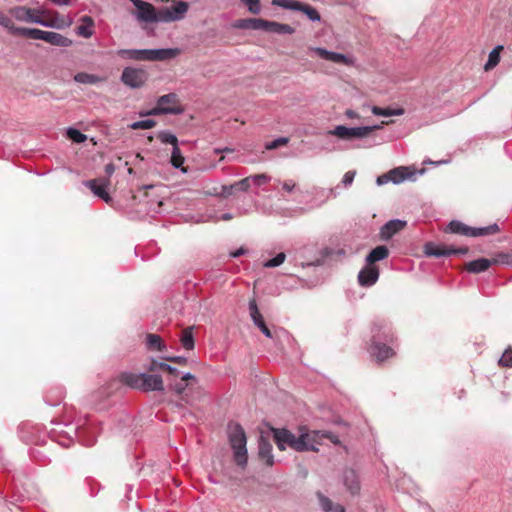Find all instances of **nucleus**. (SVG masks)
<instances>
[{
    "label": "nucleus",
    "mask_w": 512,
    "mask_h": 512,
    "mask_svg": "<svg viewBox=\"0 0 512 512\" xmlns=\"http://www.w3.org/2000/svg\"><path fill=\"white\" fill-rule=\"evenodd\" d=\"M52 423L55 427L48 431V436L62 447H70L75 440L86 447L96 443L98 427L91 419H85L82 423Z\"/></svg>",
    "instance_id": "f257e3e1"
},
{
    "label": "nucleus",
    "mask_w": 512,
    "mask_h": 512,
    "mask_svg": "<svg viewBox=\"0 0 512 512\" xmlns=\"http://www.w3.org/2000/svg\"><path fill=\"white\" fill-rule=\"evenodd\" d=\"M370 354L378 362H382L394 355L392 345L395 340L394 332L390 322L384 319H377L371 328Z\"/></svg>",
    "instance_id": "f03ea898"
},
{
    "label": "nucleus",
    "mask_w": 512,
    "mask_h": 512,
    "mask_svg": "<svg viewBox=\"0 0 512 512\" xmlns=\"http://www.w3.org/2000/svg\"><path fill=\"white\" fill-rule=\"evenodd\" d=\"M117 379L121 384L131 389L143 392L164 391L163 379L159 374L123 371L117 376Z\"/></svg>",
    "instance_id": "7ed1b4c3"
},
{
    "label": "nucleus",
    "mask_w": 512,
    "mask_h": 512,
    "mask_svg": "<svg viewBox=\"0 0 512 512\" xmlns=\"http://www.w3.org/2000/svg\"><path fill=\"white\" fill-rule=\"evenodd\" d=\"M272 432L274 441L281 451H284L287 447L297 452L318 450L308 433H301L299 436H296L286 428L272 429Z\"/></svg>",
    "instance_id": "20e7f679"
},
{
    "label": "nucleus",
    "mask_w": 512,
    "mask_h": 512,
    "mask_svg": "<svg viewBox=\"0 0 512 512\" xmlns=\"http://www.w3.org/2000/svg\"><path fill=\"white\" fill-rule=\"evenodd\" d=\"M227 437L233 452V460L240 468L248 463L247 436L243 427L235 421L227 424Z\"/></svg>",
    "instance_id": "39448f33"
},
{
    "label": "nucleus",
    "mask_w": 512,
    "mask_h": 512,
    "mask_svg": "<svg viewBox=\"0 0 512 512\" xmlns=\"http://www.w3.org/2000/svg\"><path fill=\"white\" fill-rule=\"evenodd\" d=\"M117 55L123 59L135 61H166L179 54L178 48L156 49H119Z\"/></svg>",
    "instance_id": "423d86ee"
},
{
    "label": "nucleus",
    "mask_w": 512,
    "mask_h": 512,
    "mask_svg": "<svg viewBox=\"0 0 512 512\" xmlns=\"http://www.w3.org/2000/svg\"><path fill=\"white\" fill-rule=\"evenodd\" d=\"M183 111V107L178 104V95L176 93H168L157 99V105L154 108L140 112V116L180 115Z\"/></svg>",
    "instance_id": "0eeeda50"
},
{
    "label": "nucleus",
    "mask_w": 512,
    "mask_h": 512,
    "mask_svg": "<svg viewBox=\"0 0 512 512\" xmlns=\"http://www.w3.org/2000/svg\"><path fill=\"white\" fill-rule=\"evenodd\" d=\"M380 125L360 126V127H346L344 125H337L333 130L329 131L330 135H334L341 140H352L356 138H364L372 131L380 129Z\"/></svg>",
    "instance_id": "6e6552de"
},
{
    "label": "nucleus",
    "mask_w": 512,
    "mask_h": 512,
    "mask_svg": "<svg viewBox=\"0 0 512 512\" xmlns=\"http://www.w3.org/2000/svg\"><path fill=\"white\" fill-rule=\"evenodd\" d=\"M189 5L183 0L174 1L170 7H162L160 9L161 23H171L184 19Z\"/></svg>",
    "instance_id": "1a4fd4ad"
},
{
    "label": "nucleus",
    "mask_w": 512,
    "mask_h": 512,
    "mask_svg": "<svg viewBox=\"0 0 512 512\" xmlns=\"http://www.w3.org/2000/svg\"><path fill=\"white\" fill-rule=\"evenodd\" d=\"M136 7V18L145 23H161L160 9L157 10L151 3L143 0H130Z\"/></svg>",
    "instance_id": "9d476101"
},
{
    "label": "nucleus",
    "mask_w": 512,
    "mask_h": 512,
    "mask_svg": "<svg viewBox=\"0 0 512 512\" xmlns=\"http://www.w3.org/2000/svg\"><path fill=\"white\" fill-rule=\"evenodd\" d=\"M147 72L144 69L126 67L121 74V81L130 88H140L147 81Z\"/></svg>",
    "instance_id": "9b49d317"
},
{
    "label": "nucleus",
    "mask_w": 512,
    "mask_h": 512,
    "mask_svg": "<svg viewBox=\"0 0 512 512\" xmlns=\"http://www.w3.org/2000/svg\"><path fill=\"white\" fill-rule=\"evenodd\" d=\"M424 251L430 257H449L452 255H465L468 252L467 247L453 248L442 245H437L433 242H427L424 246Z\"/></svg>",
    "instance_id": "f8f14e48"
},
{
    "label": "nucleus",
    "mask_w": 512,
    "mask_h": 512,
    "mask_svg": "<svg viewBox=\"0 0 512 512\" xmlns=\"http://www.w3.org/2000/svg\"><path fill=\"white\" fill-rule=\"evenodd\" d=\"M10 14L18 21L38 24L40 23V17L44 14V11L42 9L16 6L10 9Z\"/></svg>",
    "instance_id": "ddd939ff"
},
{
    "label": "nucleus",
    "mask_w": 512,
    "mask_h": 512,
    "mask_svg": "<svg viewBox=\"0 0 512 512\" xmlns=\"http://www.w3.org/2000/svg\"><path fill=\"white\" fill-rule=\"evenodd\" d=\"M86 187H88L94 195L102 199L106 203H110L112 201L111 196L107 192V187L110 184V179L106 178H96L86 180L83 183Z\"/></svg>",
    "instance_id": "4468645a"
},
{
    "label": "nucleus",
    "mask_w": 512,
    "mask_h": 512,
    "mask_svg": "<svg viewBox=\"0 0 512 512\" xmlns=\"http://www.w3.org/2000/svg\"><path fill=\"white\" fill-rule=\"evenodd\" d=\"M379 268L376 265L366 263L358 273V282L363 287H371L379 278Z\"/></svg>",
    "instance_id": "2eb2a0df"
},
{
    "label": "nucleus",
    "mask_w": 512,
    "mask_h": 512,
    "mask_svg": "<svg viewBox=\"0 0 512 512\" xmlns=\"http://www.w3.org/2000/svg\"><path fill=\"white\" fill-rule=\"evenodd\" d=\"M406 224V221L400 219L389 220L380 228V238L384 241L391 239L395 234L400 232Z\"/></svg>",
    "instance_id": "dca6fc26"
},
{
    "label": "nucleus",
    "mask_w": 512,
    "mask_h": 512,
    "mask_svg": "<svg viewBox=\"0 0 512 512\" xmlns=\"http://www.w3.org/2000/svg\"><path fill=\"white\" fill-rule=\"evenodd\" d=\"M8 32L14 36H22V37H26L29 39L43 41L45 31L38 29V28L17 27L12 22V25L10 26V29Z\"/></svg>",
    "instance_id": "f3484780"
},
{
    "label": "nucleus",
    "mask_w": 512,
    "mask_h": 512,
    "mask_svg": "<svg viewBox=\"0 0 512 512\" xmlns=\"http://www.w3.org/2000/svg\"><path fill=\"white\" fill-rule=\"evenodd\" d=\"M314 51L321 59H324L326 61H330L333 63H341L345 65H349L351 63L350 58L342 53L329 51L322 47H316Z\"/></svg>",
    "instance_id": "a211bd4d"
},
{
    "label": "nucleus",
    "mask_w": 512,
    "mask_h": 512,
    "mask_svg": "<svg viewBox=\"0 0 512 512\" xmlns=\"http://www.w3.org/2000/svg\"><path fill=\"white\" fill-rule=\"evenodd\" d=\"M343 483L352 495H356L359 493L360 482L355 470L346 469L343 472Z\"/></svg>",
    "instance_id": "6ab92c4d"
},
{
    "label": "nucleus",
    "mask_w": 512,
    "mask_h": 512,
    "mask_svg": "<svg viewBox=\"0 0 512 512\" xmlns=\"http://www.w3.org/2000/svg\"><path fill=\"white\" fill-rule=\"evenodd\" d=\"M43 41L57 47H69L72 45V40L68 37L52 31H45Z\"/></svg>",
    "instance_id": "aec40b11"
},
{
    "label": "nucleus",
    "mask_w": 512,
    "mask_h": 512,
    "mask_svg": "<svg viewBox=\"0 0 512 512\" xmlns=\"http://www.w3.org/2000/svg\"><path fill=\"white\" fill-rule=\"evenodd\" d=\"M94 20L90 16H82L80 25L77 27V34L83 38H90L94 34Z\"/></svg>",
    "instance_id": "412c9836"
},
{
    "label": "nucleus",
    "mask_w": 512,
    "mask_h": 512,
    "mask_svg": "<svg viewBox=\"0 0 512 512\" xmlns=\"http://www.w3.org/2000/svg\"><path fill=\"white\" fill-rule=\"evenodd\" d=\"M389 256V249L385 245H379L372 249L366 256V263L375 265L376 262L386 259Z\"/></svg>",
    "instance_id": "4be33fe9"
},
{
    "label": "nucleus",
    "mask_w": 512,
    "mask_h": 512,
    "mask_svg": "<svg viewBox=\"0 0 512 512\" xmlns=\"http://www.w3.org/2000/svg\"><path fill=\"white\" fill-rule=\"evenodd\" d=\"M259 457L265 460L268 466H272L274 464L272 445L263 437H261L259 440Z\"/></svg>",
    "instance_id": "5701e85b"
},
{
    "label": "nucleus",
    "mask_w": 512,
    "mask_h": 512,
    "mask_svg": "<svg viewBox=\"0 0 512 512\" xmlns=\"http://www.w3.org/2000/svg\"><path fill=\"white\" fill-rule=\"evenodd\" d=\"M146 348L149 351L163 352L167 349L166 344L158 334L149 333L146 335Z\"/></svg>",
    "instance_id": "b1692460"
},
{
    "label": "nucleus",
    "mask_w": 512,
    "mask_h": 512,
    "mask_svg": "<svg viewBox=\"0 0 512 512\" xmlns=\"http://www.w3.org/2000/svg\"><path fill=\"white\" fill-rule=\"evenodd\" d=\"M492 264L493 262L490 259L479 258L468 262L466 270L470 273H481L487 271Z\"/></svg>",
    "instance_id": "393cba45"
},
{
    "label": "nucleus",
    "mask_w": 512,
    "mask_h": 512,
    "mask_svg": "<svg viewBox=\"0 0 512 512\" xmlns=\"http://www.w3.org/2000/svg\"><path fill=\"white\" fill-rule=\"evenodd\" d=\"M316 495L319 500V505L324 512H345L342 505L333 503L323 493L317 492Z\"/></svg>",
    "instance_id": "a878e982"
},
{
    "label": "nucleus",
    "mask_w": 512,
    "mask_h": 512,
    "mask_svg": "<svg viewBox=\"0 0 512 512\" xmlns=\"http://www.w3.org/2000/svg\"><path fill=\"white\" fill-rule=\"evenodd\" d=\"M269 24H270L269 20H265V19H261V18H251V19L242 20L239 27L251 28L254 30H262V31L268 32Z\"/></svg>",
    "instance_id": "bb28decb"
},
{
    "label": "nucleus",
    "mask_w": 512,
    "mask_h": 512,
    "mask_svg": "<svg viewBox=\"0 0 512 512\" xmlns=\"http://www.w3.org/2000/svg\"><path fill=\"white\" fill-rule=\"evenodd\" d=\"M414 173L408 172V168L406 167H397L389 171V176L391 177V182L393 184H400L403 181L412 178Z\"/></svg>",
    "instance_id": "cd10ccee"
},
{
    "label": "nucleus",
    "mask_w": 512,
    "mask_h": 512,
    "mask_svg": "<svg viewBox=\"0 0 512 512\" xmlns=\"http://www.w3.org/2000/svg\"><path fill=\"white\" fill-rule=\"evenodd\" d=\"M471 230H472V227L467 226L458 220H452L447 226V231L450 233L460 234V235L470 236V237H471Z\"/></svg>",
    "instance_id": "c85d7f7f"
},
{
    "label": "nucleus",
    "mask_w": 512,
    "mask_h": 512,
    "mask_svg": "<svg viewBox=\"0 0 512 512\" xmlns=\"http://www.w3.org/2000/svg\"><path fill=\"white\" fill-rule=\"evenodd\" d=\"M248 309L250 317L256 327H259L265 323L263 316L259 311L257 302L254 298L249 301Z\"/></svg>",
    "instance_id": "c756f323"
},
{
    "label": "nucleus",
    "mask_w": 512,
    "mask_h": 512,
    "mask_svg": "<svg viewBox=\"0 0 512 512\" xmlns=\"http://www.w3.org/2000/svg\"><path fill=\"white\" fill-rule=\"evenodd\" d=\"M500 230L498 224H490L485 227H472L471 237L487 236L498 233Z\"/></svg>",
    "instance_id": "7c9ffc66"
},
{
    "label": "nucleus",
    "mask_w": 512,
    "mask_h": 512,
    "mask_svg": "<svg viewBox=\"0 0 512 512\" xmlns=\"http://www.w3.org/2000/svg\"><path fill=\"white\" fill-rule=\"evenodd\" d=\"M181 345L186 350H193L195 347L193 327H187L182 331L180 338Z\"/></svg>",
    "instance_id": "2f4dec72"
},
{
    "label": "nucleus",
    "mask_w": 512,
    "mask_h": 512,
    "mask_svg": "<svg viewBox=\"0 0 512 512\" xmlns=\"http://www.w3.org/2000/svg\"><path fill=\"white\" fill-rule=\"evenodd\" d=\"M268 32L273 33V34H278V35H285V34H293L295 32V29L288 24L270 21Z\"/></svg>",
    "instance_id": "473e14b6"
},
{
    "label": "nucleus",
    "mask_w": 512,
    "mask_h": 512,
    "mask_svg": "<svg viewBox=\"0 0 512 512\" xmlns=\"http://www.w3.org/2000/svg\"><path fill=\"white\" fill-rule=\"evenodd\" d=\"M64 398V390L61 387L55 388V390L49 393H46L44 396L45 402L50 406H57L61 403Z\"/></svg>",
    "instance_id": "72a5a7b5"
},
{
    "label": "nucleus",
    "mask_w": 512,
    "mask_h": 512,
    "mask_svg": "<svg viewBox=\"0 0 512 512\" xmlns=\"http://www.w3.org/2000/svg\"><path fill=\"white\" fill-rule=\"evenodd\" d=\"M297 11L304 13L312 22H319L321 20L319 12L310 4L300 2Z\"/></svg>",
    "instance_id": "f704fd0d"
},
{
    "label": "nucleus",
    "mask_w": 512,
    "mask_h": 512,
    "mask_svg": "<svg viewBox=\"0 0 512 512\" xmlns=\"http://www.w3.org/2000/svg\"><path fill=\"white\" fill-rule=\"evenodd\" d=\"M503 50L502 45H498L494 47V49L489 53L488 60L484 65V69L489 71L496 67L500 61V52Z\"/></svg>",
    "instance_id": "c9c22d12"
},
{
    "label": "nucleus",
    "mask_w": 512,
    "mask_h": 512,
    "mask_svg": "<svg viewBox=\"0 0 512 512\" xmlns=\"http://www.w3.org/2000/svg\"><path fill=\"white\" fill-rule=\"evenodd\" d=\"M372 113L376 116L390 117V116H400L404 114L403 108H382L378 106H374L372 108Z\"/></svg>",
    "instance_id": "e433bc0d"
},
{
    "label": "nucleus",
    "mask_w": 512,
    "mask_h": 512,
    "mask_svg": "<svg viewBox=\"0 0 512 512\" xmlns=\"http://www.w3.org/2000/svg\"><path fill=\"white\" fill-rule=\"evenodd\" d=\"M74 80L77 83H81V84H96L101 79H100L99 76H97L95 74H90V73H86V72H79V73L75 74Z\"/></svg>",
    "instance_id": "4c0bfd02"
},
{
    "label": "nucleus",
    "mask_w": 512,
    "mask_h": 512,
    "mask_svg": "<svg viewBox=\"0 0 512 512\" xmlns=\"http://www.w3.org/2000/svg\"><path fill=\"white\" fill-rule=\"evenodd\" d=\"M158 139L163 144H171L172 147L178 145V139H177L176 135L168 130L160 131L158 133Z\"/></svg>",
    "instance_id": "58836bf2"
},
{
    "label": "nucleus",
    "mask_w": 512,
    "mask_h": 512,
    "mask_svg": "<svg viewBox=\"0 0 512 512\" xmlns=\"http://www.w3.org/2000/svg\"><path fill=\"white\" fill-rule=\"evenodd\" d=\"M300 1L297 0H272L273 6L281 7L283 9L297 11Z\"/></svg>",
    "instance_id": "ea45409f"
},
{
    "label": "nucleus",
    "mask_w": 512,
    "mask_h": 512,
    "mask_svg": "<svg viewBox=\"0 0 512 512\" xmlns=\"http://www.w3.org/2000/svg\"><path fill=\"white\" fill-rule=\"evenodd\" d=\"M170 162L174 168H180L184 163V157L178 145L172 147Z\"/></svg>",
    "instance_id": "a19ab883"
},
{
    "label": "nucleus",
    "mask_w": 512,
    "mask_h": 512,
    "mask_svg": "<svg viewBox=\"0 0 512 512\" xmlns=\"http://www.w3.org/2000/svg\"><path fill=\"white\" fill-rule=\"evenodd\" d=\"M67 136L70 140L78 144L85 142L87 139V136L85 134H83L80 130L73 127H69L67 129Z\"/></svg>",
    "instance_id": "79ce46f5"
},
{
    "label": "nucleus",
    "mask_w": 512,
    "mask_h": 512,
    "mask_svg": "<svg viewBox=\"0 0 512 512\" xmlns=\"http://www.w3.org/2000/svg\"><path fill=\"white\" fill-rule=\"evenodd\" d=\"M156 125V121L153 119L139 120L131 123L129 127L133 130H148Z\"/></svg>",
    "instance_id": "37998d69"
},
{
    "label": "nucleus",
    "mask_w": 512,
    "mask_h": 512,
    "mask_svg": "<svg viewBox=\"0 0 512 512\" xmlns=\"http://www.w3.org/2000/svg\"><path fill=\"white\" fill-rule=\"evenodd\" d=\"M285 259H286V254L284 252H280L275 257L265 261L263 263V266L265 268L278 267V266H280L281 264L284 263Z\"/></svg>",
    "instance_id": "c03bdc74"
},
{
    "label": "nucleus",
    "mask_w": 512,
    "mask_h": 512,
    "mask_svg": "<svg viewBox=\"0 0 512 512\" xmlns=\"http://www.w3.org/2000/svg\"><path fill=\"white\" fill-rule=\"evenodd\" d=\"M493 264H502L512 266V254L511 253H498L493 259Z\"/></svg>",
    "instance_id": "a18cd8bd"
},
{
    "label": "nucleus",
    "mask_w": 512,
    "mask_h": 512,
    "mask_svg": "<svg viewBox=\"0 0 512 512\" xmlns=\"http://www.w3.org/2000/svg\"><path fill=\"white\" fill-rule=\"evenodd\" d=\"M245 5L248 11L252 14H259L261 12L260 0H240Z\"/></svg>",
    "instance_id": "49530a36"
},
{
    "label": "nucleus",
    "mask_w": 512,
    "mask_h": 512,
    "mask_svg": "<svg viewBox=\"0 0 512 512\" xmlns=\"http://www.w3.org/2000/svg\"><path fill=\"white\" fill-rule=\"evenodd\" d=\"M288 138L287 137H278L270 142H267L265 144V148L267 150H273V149H277L279 148L280 146H283L285 144L288 143Z\"/></svg>",
    "instance_id": "de8ad7c7"
},
{
    "label": "nucleus",
    "mask_w": 512,
    "mask_h": 512,
    "mask_svg": "<svg viewBox=\"0 0 512 512\" xmlns=\"http://www.w3.org/2000/svg\"><path fill=\"white\" fill-rule=\"evenodd\" d=\"M499 365L503 367H511L512 366V349H506L499 359Z\"/></svg>",
    "instance_id": "09e8293b"
},
{
    "label": "nucleus",
    "mask_w": 512,
    "mask_h": 512,
    "mask_svg": "<svg viewBox=\"0 0 512 512\" xmlns=\"http://www.w3.org/2000/svg\"><path fill=\"white\" fill-rule=\"evenodd\" d=\"M252 180V186L260 187L262 185H265L269 181V176L266 174H256L251 176Z\"/></svg>",
    "instance_id": "8fccbe9b"
},
{
    "label": "nucleus",
    "mask_w": 512,
    "mask_h": 512,
    "mask_svg": "<svg viewBox=\"0 0 512 512\" xmlns=\"http://www.w3.org/2000/svg\"><path fill=\"white\" fill-rule=\"evenodd\" d=\"M234 191H237L235 183L221 186L220 192H215V194L222 197H229L234 194Z\"/></svg>",
    "instance_id": "3c124183"
},
{
    "label": "nucleus",
    "mask_w": 512,
    "mask_h": 512,
    "mask_svg": "<svg viewBox=\"0 0 512 512\" xmlns=\"http://www.w3.org/2000/svg\"><path fill=\"white\" fill-rule=\"evenodd\" d=\"M86 485L89 487V493L91 496H96L98 494L100 485L95 479L87 478Z\"/></svg>",
    "instance_id": "603ef678"
},
{
    "label": "nucleus",
    "mask_w": 512,
    "mask_h": 512,
    "mask_svg": "<svg viewBox=\"0 0 512 512\" xmlns=\"http://www.w3.org/2000/svg\"><path fill=\"white\" fill-rule=\"evenodd\" d=\"M251 176L235 182L237 191H247L252 186Z\"/></svg>",
    "instance_id": "864d4df0"
},
{
    "label": "nucleus",
    "mask_w": 512,
    "mask_h": 512,
    "mask_svg": "<svg viewBox=\"0 0 512 512\" xmlns=\"http://www.w3.org/2000/svg\"><path fill=\"white\" fill-rule=\"evenodd\" d=\"M355 175V171H348L344 174L342 178V184L344 185V187H348L353 183Z\"/></svg>",
    "instance_id": "5fc2aeb1"
},
{
    "label": "nucleus",
    "mask_w": 512,
    "mask_h": 512,
    "mask_svg": "<svg viewBox=\"0 0 512 512\" xmlns=\"http://www.w3.org/2000/svg\"><path fill=\"white\" fill-rule=\"evenodd\" d=\"M12 20L11 18H9L7 15H5L4 13H2L0 11V25L4 28L7 29V31H9L10 29V26L12 25Z\"/></svg>",
    "instance_id": "6e6d98bb"
},
{
    "label": "nucleus",
    "mask_w": 512,
    "mask_h": 512,
    "mask_svg": "<svg viewBox=\"0 0 512 512\" xmlns=\"http://www.w3.org/2000/svg\"><path fill=\"white\" fill-rule=\"evenodd\" d=\"M38 25L49 27V28H60L61 25H59L55 20H45L42 16L40 17V23Z\"/></svg>",
    "instance_id": "4d7b16f0"
},
{
    "label": "nucleus",
    "mask_w": 512,
    "mask_h": 512,
    "mask_svg": "<svg viewBox=\"0 0 512 512\" xmlns=\"http://www.w3.org/2000/svg\"><path fill=\"white\" fill-rule=\"evenodd\" d=\"M167 363L165 362H159V361H156V360H152L150 365L147 367L148 371L150 372H154V371H157V370H163V366L166 365Z\"/></svg>",
    "instance_id": "13d9d810"
},
{
    "label": "nucleus",
    "mask_w": 512,
    "mask_h": 512,
    "mask_svg": "<svg viewBox=\"0 0 512 512\" xmlns=\"http://www.w3.org/2000/svg\"><path fill=\"white\" fill-rule=\"evenodd\" d=\"M389 182H391V177L389 176V172L378 176L376 179V183L379 186L387 184Z\"/></svg>",
    "instance_id": "bf43d9fd"
},
{
    "label": "nucleus",
    "mask_w": 512,
    "mask_h": 512,
    "mask_svg": "<svg viewBox=\"0 0 512 512\" xmlns=\"http://www.w3.org/2000/svg\"><path fill=\"white\" fill-rule=\"evenodd\" d=\"M247 253H248V250H247L246 248H244V247H240V248H238V249H236V250H234V251H231V252L229 253V256H230L231 258H238V257H240V256H242V255L247 254Z\"/></svg>",
    "instance_id": "052dcab7"
},
{
    "label": "nucleus",
    "mask_w": 512,
    "mask_h": 512,
    "mask_svg": "<svg viewBox=\"0 0 512 512\" xmlns=\"http://www.w3.org/2000/svg\"><path fill=\"white\" fill-rule=\"evenodd\" d=\"M165 360L171 361L178 364H186L187 358L183 356H172V357H164Z\"/></svg>",
    "instance_id": "680f3d73"
},
{
    "label": "nucleus",
    "mask_w": 512,
    "mask_h": 512,
    "mask_svg": "<svg viewBox=\"0 0 512 512\" xmlns=\"http://www.w3.org/2000/svg\"><path fill=\"white\" fill-rule=\"evenodd\" d=\"M104 170H105V174H106L105 178L109 179L115 172V166L112 163H108L105 165Z\"/></svg>",
    "instance_id": "e2e57ef3"
},
{
    "label": "nucleus",
    "mask_w": 512,
    "mask_h": 512,
    "mask_svg": "<svg viewBox=\"0 0 512 512\" xmlns=\"http://www.w3.org/2000/svg\"><path fill=\"white\" fill-rule=\"evenodd\" d=\"M260 329V331L267 337V338H270V339H273V333L272 331L268 328V326L266 325V323L262 324L261 326L258 327Z\"/></svg>",
    "instance_id": "0e129e2a"
},
{
    "label": "nucleus",
    "mask_w": 512,
    "mask_h": 512,
    "mask_svg": "<svg viewBox=\"0 0 512 512\" xmlns=\"http://www.w3.org/2000/svg\"><path fill=\"white\" fill-rule=\"evenodd\" d=\"M163 371H166L168 372L170 375H173V376H177L179 374V371L177 368L169 365V364H166L163 366Z\"/></svg>",
    "instance_id": "69168bd1"
},
{
    "label": "nucleus",
    "mask_w": 512,
    "mask_h": 512,
    "mask_svg": "<svg viewBox=\"0 0 512 512\" xmlns=\"http://www.w3.org/2000/svg\"><path fill=\"white\" fill-rule=\"evenodd\" d=\"M282 187L286 192L290 193L295 188V183L292 180H288L283 183Z\"/></svg>",
    "instance_id": "338daca9"
},
{
    "label": "nucleus",
    "mask_w": 512,
    "mask_h": 512,
    "mask_svg": "<svg viewBox=\"0 0 512 512\" xmlns=\"http://www.w3.org/2000/svg\"><path fill=\"white\" fill-rule=\"evenodd\" d=\"M186 386H187V385H186V384H184V383H183V381H182V382H180V383L175 384V386H174V390H175L178 394H181V393H183V392H184V390L186 389Z\"/></svg>",
    "instance_id": "774afa93"
}]
</instances>
